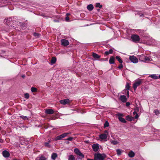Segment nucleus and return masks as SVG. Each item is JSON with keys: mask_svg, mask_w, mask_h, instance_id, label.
<instances>
[{"mask_svg": "<svg viewBox=\"0 0 160 160\" xmlns=\"http://www.w3.org/2000/svg\"><path fill=\"white\" fill-rule=\"evenodd\" d=\"M126 105L128 107L130 105V103L129 102H127L126 103Z\"/></svg>", "mask_w": 160, "mask_h": 160, "instance_id": "obj_46", "label": "nucleus"}, {"mask_svg": "<svg viewBox=\"0 0 160 160\" xmlns=\"http://www.w3.org/2000/svg\"><path fill=\"white\" fill-rule=\"evenodd\" d=\"M51 142V140H48L47 142H44V146L48 148H51V145L50 144V143Z\"/></svg>", "mask_w": 160, "mask_h": 160, "instance_id": "obj_13", "label": "nucleus"}, {"mask_svg": "<svg viewBox=\"0 0 160 160\" xmlns=\"http://www.w3.org/2000/svg\"><path fill=\"white\" fill-rule=\"evenodd\" d=\"M69 20V18L67 16L65 18V20L66 21H68Z\"/></svg>", "mask_w": 160, "mask_h": 160, "instance_id": "obj_49", "label": "nucleus"}, {"mask_svg": "<svg viewBox=\"0 0 160 160\" xmlns=\"http://www.w3.org/2000/svg\"><path fill=\"white\" fill-rule=\"evenodd\" d=\"M133 114L134 115H135V114H137V113L136 112L134 111V112H133Z\"/></svg>", "mask_w": 160, "mask_h": 160, "instance_id": "obj_51", "label": "nucleus"}, {"mask_svg": "<svg viewBox=\"0 0 160 160\" xmlns=\"http://www.w3.org/2000/svg\"><path fill=\"white\" fill-rule=\"evenodd\" d=\"M93 150L94 152L97 151L99 149V146L98 144H93L92 146Z\"/></svg>", "mask_w": 160, "mask_h": 160, "instance_id": "obj_9", "label": "nucleus"}, {"mask_svg": "<svg viewBox=\"0 0 160 160\" xmlns=\"http://www.w3.org/2000/svg\"><path fill=\"white\" fill-rule=\"evenodd\" d=\"M33 35L36 38H39L41 36V34L39 33L34 32L33 33Z\"/></svg>", "mask_w": 160, "mask_h": 160, "instance_id": "obj_28", "label": "nucleus"}, {"mask_svg": "<svg viewBox=\"0 0 160 160\" xmlns=\"http://www.w3.org/2000/svg\"><path fill=\"white\" fill-rule=\"evenodd\" d=\"M154 112L156 115H158L159 113V112L158 110H154Z\"/></svg>", "mask_w": 160, "mask_h": 160, "instance_id": "obj_41", "label": "nucleus"}, {"mask_svg": "<svg viewBox=\"0 0 160 160\" xmlns=\"http://www.w3.org/2000/svg\"><path fill=\"white\" fill-rule=\"evenodd\" d=\"M75 153L78 156L77 158L78 159H82L84 158V155L81 152L80 150L77 148H75L74 149Z\"/></svg>", "mask_w": 160, "mask_h": 160, "instance_id": "obj_1", "label": "nucleus"}, {"mask_svg": "<svg viewBox=\"0 0 160 160\" xmlns=\"http://www.w3.org/2000/svg\"><path fill=\"white\" fill-rule=\"evenodd\" d=\"M126 119L128 121H132L133 120V118L128 115L126 117Z\"/></svg>", "mask_w": 160, "mask_h": 160, "instance_id": "obj_19", "label": "nucleus"}, {"mask_svg": "<svg viewBox=\"0 0 160 160\" xmlns=\"http://www.w3.org/2000/svg\"><path fill=\"white\" fill-rule=\"evenodd\" d=\"M116 58L120 63H122L123 62L122 60L119 56H117L116 57Z\"/></svg>", "mask_w": 160, "mask_h": 160, "instance_id": "obj_24", "label": "nucleus"}, {"mask_svg": "<svg viewBox=\"0 0 160 160\" xmlns=\"http://www.w3.org/2000/svg\"><path fill=\"white\" fill-rule=\"evenodd\" d=\"M25 75H21V77L23 78H24L25 77Z\"/></svg>", "mask_w": 160, "mask_h": 160, "instance_id": "obj_54", "label": "nucleus"}, {"mask_svg": "<svg viewBox=\"0 0 160 160\" xmlns=\"http://www.w3.org/2000/svg\"><path fill=\"white\" fill-rule=\"evenodd\" d=\"M138 117H139V116L137 113L136 114H135V116L134 118L135 119H137V118H138Z\"/></svg>", "mask_w": 160, "mask_h": 160, "instance_id": "obj_48", "label": "nucleus"}, {"mask_svg": "<svg viewBox=\"0 0 160 160\" xmlns=\"http://www.w3.org/2000/svg\"><path fill=\"white\" fill-rule=\"evenodd\" d=\"M73 139V138L72 137H69L68 138H67L66 140L69 141H72Z\"/></svg>", "mask_w": 160, "mask_h": 160, "instance_id": "obj_42", "label": "nucleus"}, {"mask_svg": "<svg viewBox=\"0 0 160 160\" xmlns=\"http://www.w3.org/2000/svg\"><path fill=\"white\" fill-rule=\"evenodd\" d=\"M105 59V60H107V61L108 60V59L107 58H105V59Z\"/></svg>", "mask_w": 160, "mask_h": 160, "instance_id": "obj_59", "label": "nucleus"}, {"mask_svg": "<svg viewBox=\"0 0 160 160\" xmlns=\"http://www.w3.org/2000/svg\"><path fill=\"white\" fill-rule=\"evenodd\" d=\"M127 94L128 95V97L129 95V91H128L127 92Z\"/></svg>", "mask_w": 160, "mask_h": 160, "instance_id": "obj_53", "label": "nucleus"}, {"mask_svg": "<svg viewBox=\"0 0 160 160\" xmlns=\"http://www.w3.org/2000/svg\"><path fill=\"white\" fill-rule=\"evenodd\" d=\"M87 8L88 10L91 11L93 9L94 7L92 4H90L87 6Z\"/></svg>", "mask_w": 160, "mask_h": 160, "instance_id": "obj_15", "label": "nucleus"}, {"mask_svg": "<svg viewBox=\"0 0 160 160\" xmlns=\"http://www.w3.org/2000/svg\"><path fill=\"white\" fill-rule=\"evenodd\" d=\"M45 113L48 114H53L54 111L53 110L51 109H47L45 112Z\"/></svg>", "mask_w": 160, "mask_h": 160, "instance_id": "obj_10", "label": "nucleus"}, {"mask_svg": "<svg viewBox=\"0 0 160 160\" xmlns=\"http://www.w3.org/2000/svg\"><path fill=\"white\" fill-rule=\"evenodd\" d=\"M70 100L68 99H67L61 100L60 101V102L61 104L65 105L70 103Z\"/></svg>", "mask_w": 160, "mask_h": 160, "instance_id": "obj_7", "label": "nucleus"}, {"mask_svg": "<svg viewBox=\"0 0 160 160\" xmlns=\"http://www.w3.org/2000/svg\"><path fill=\"white\" fill-rule=\"evenodd\" d=\"M113 50L112 49H110L108 51H106L105 52V54L107 55L110 54H112L113 52Z\"/></svg>", "mask_w": 160, "mask_h": 160, "instance_id": "obj_23", "label": "nucleus"}, {"mask_svg": "<svg viewBox=\"0 0 160 160\" xmlns=\"http://www.w3.org/2000/svg\"><path fill=\"white\" fill-rule=\"evenodd\" d=\"M128 156L130 158H133L135 156V153L132 151H131L128 153Z\"/></svg>", "mask_w": 160, "mask_h": 160, "instance_id": "obj_16", "label": "nucleus"}, {"mask_svg": "<svg viewBox=\"0 0 160 160\" xmlns=\"http://www.w3.org/2000/svg\"><path fill=\"white\" fill-rule=\"evenodd\" d=\"M20 117L21 118H22L24 120L28 119V118L27 117H26V116H20Z\"/></svg>", "mask_w": 160, "mask_h": 160, "instance_id": "obj_34", "label": "nucleus"}, {"mask_svg": "<svg viewBox=\"0 0 160 160\" xmlns=\"http://www.w3.org/2000/svg\"><path fill=\"white\" fill-rule=\"evenodd\" d=\"M54 22H58V20H54Z\"/></svg>", "mask_w": 160, "mask_h": 160, "instance_id": "obj_55", "label": "nucleus"}, {"mask_svg": "<svg viewBox=\"0 0 160 160\" xmlns=\"http://www.w3.org/2000/svg\"><path fill=\"white\" fill-rule=\"evenodd\" d=\"M158 78H160V75L158 76Z\"/></svg>", "mask_w": 160, "mask_h": 160, "instance_id": "obj_60", "label": "nucleus"}, {"mask_svg": "<svg viewBox=\"0 0 160 160\" xmlns=\"http://www.w3.org/2000/svg\"><path fill=\"white\" fill-rule=\"evenodd\" d=\"M118 119L122 122L125 123L127 122V121L125 119L122 117H118Z\"/></svg>", "mask_w": 160, "mask_h": 160, "instance_id": "obj_22", "label": "nucleus"}, {"mask_svg": "<svg viewBox=\"0 0 160 160\" xmlns=\"http://www.w3.org/2000/svg\"><path fill=\"white\" fill-rule=\"evenodd\" d=\"M58 155L56 153H53L51 155V158L53 160H55L56 158L57 157Z\"/></svg>", "mask_w": 160, "mask_h": 160, "instance_id": "obj_17", "label": "nucleus"}, {"mask_svg": "<svg viewBox=\"0 0 160 160\" xmlns=\"http://www.w3.org/2000/svg\"><path fill=\"white\" fill-rule=\"evenodd\" d=\"M137 14H138V15H139L140 17H143L144 16L143 14L141 13H140L139 12H138L137 13Z\"/></svg>", "mask_w": 160, "mask_h": 160, "instance_id": "obj_43", "label": "nucleus"}, {"mask_svg": "<svg viewBox=\"0 0 160 160\" xmlns=\"http://www.w3.org/2000/svg\"><path fill=\"white\" fill-rule=\"evenodd\" d=\"M68 134V133H65L61 135V136L62 138L66 137Z\"/></svg>", "mask_w": 160, "mask_h": 160, "instance_id": "obj_38", "label": "nucleus"}, {"mask_svg": "<svg viewBox=\"0 0 160 160\" xmlns=\"http://www.w3.org/2000/svg\"><path fill=\"white\" fill-rule=\"evenodd\" d=\"M120 99L122 102H125L127 101L126 97L125 95H121Z\"/></svg>", "mask_w": 160, "mask_h": 160, "instance_id": "obj_11", "label": "nucleus"}, {"mask_svg": "<svg viewBox=\"0 0 160 160\" xmlns=\"http://www.w3.org/2000/svg\"><path fill=\"white\" fill-rule=\"evenodd\" d=\"M142 82L141 80L139 79L133 83V88L134 91L136 90L137 87L139 86L142 83Z\"/></svg>", "mask_w": 160, "mask_h": 160, "instance_id": "obj_4", "label": "nucleus"}, {"mask_svg": "<svg viewBox=\"0 0 160 160\" xmlns=\"http://www.w3.org/2000/svg\"><path fill=\"white\" fill-rule=\"evenodd\" d=\"M149 77L154 79H157L158 78V76L156 74H153L150 75Z\"/></svg>", "mask_w": 160, "mask_h": 160, "instance_id": "obj_21", "label": "nucleus"}, {"mask_svg": "<svg viewBox=\"0 0 160 160\" xmlns=\"http://www.w3.org/2000/svg\"><path fill=\"white\" fill-rule=\"evenodd\" d=\"M14 160H20V159H14Z\"/></svg>", "mask_w": 160, "mask_h": 160, "instance_id": "obj_62", "label": "nucleus"}, {"mask_svg": "<svg viewBox=\"0 0 160 160\" xmlns=\"http://www.w3.org/2000/svg\"><path fill=\"white\" fill-rule=\"evenodd\" d=\"M118 68L120 69H121L122 68H123V65L122 63H121L119 66H118Z\"/></svg>", "mask_w": 160, "mask_h": 160, "instance_id": "obj_44", "label": "nucleus"}, {"mask_svg": "<svg viewBox=\"0 0 160 160\" xmlns=\"http://www.w3.org/2000/svg\"><path fill=\"white\" fill-rule=\"evenodd\" d=\"M106 156L104 154H101L98 153L94 155L95 158H96L98 160H104V158H106Z\"/></svg>", "mask_w": 160, "mask_h": 160, "instance_id": "obj_2", "label": "nucleus"}, {"mask_svg": "<svg viewBox=\"0 0 160 160\" xmlns=\"http://www.w3.org/2000/svg\"><path fill=\"white\" fill-rule=\"evenodd\" d=\"M152 60L151 58L149 57H148L145 56V62L146 61H150Z\"/></svg>", "mask_w": 160, "mask_h": 160, "instance_id": "obj_30", "label": "nucleus"}, {"mask_svg": "<svg viewBox=\"0 0 160 160\" xmlns=\"http://www.w3.org/2000/svg\"><path fill=\"white\" fill-rule=\"evenodd\" d=\"M5 20L7 22L9 23L12 21V19L11 18H9L7 19H6Z\"/></svg>", "mask_w": 160, "mask_h": 160, "instance_id": "obj_36", "label": "nucleus"}, {"mask_svg": "<svg viewBox=\"0 0 160 160\" xmlns=\"http://www.w3.org/2000/svg\"><path fill=\"white\" fill-rule=\"evenodd\" d=\"M109 123L107 121L105 122L104 123V128H105L106 127H108L109 126Z\"/></svg>", "mask_w": 160, "mask_h": 160, "instance_id": "obj_37", "label": "nucleus"}, {"mask_svg": "<svg viewBox=\"0 0 160 160\" xmlns=\"http://www.w3.org/2000/svg\"><path fill=\"white\" fill-rule=\"evenodd\" d=\"M111 142L112 144L114 145H116L118 143V142L117 141L112 140L111 141Z\"/></svg>", "mask_w": 160, "mask_h": 160, "instance_id": "obj_33", "label": "nucleus"}, {"mask_svg": "<svg viewBox=\"0 0 160 160\" xmlns=\"http://www.w3.org/2000/svg\"><path fill=\"white\" fill-rule=\"evenodd\" d=\"M96 7L97 8L98 7L99 8H101L102 7V5H100V3L98 2L96 3Z\"/></svg>", "mask_w": 160, "mask_h": 160, "instance_id": "obj_32", "label": "nucleus"}, {"mask_svg": "<svg viewBox=\"0 0 160 160\" xmlns=\"http://www.w3.org/2000/svg\"><path fill=\"white\" fill-rule=\"evenodd\" d=\"M62 139L61 135L57 136L55 138V141H58L61 140Z\"/></svg>", "mask_w": 160, "mask_h": 160, "instance_id": "obj_35", "label": "nucleus"}, {"mask_svg": "<svg viewBox=\"0 0 160 160\" xmlns=\"http://www.w3.org/2000/svg\"><path fill=\"white\" fill-rule=\"evenodd\" d=\"M126 89L127 90H129L130 88V86L129 83L127 82L126 83L125 87Z\"/></svg>", "mask_w": 160, "mask_h": 160, "instance_id": "obj_31", "label": "nucleus"}, {"mask_svg": "<svg viewBox=\"0 0 160 160\" xmlns=\"http://www.w3.org/2000/svg\"><path fill=\"white\" fill-rule=\"evenodd\" d=\"M60 42L61 44L64 46H66L69 44V41L65 39H62Z\"/></svg>", "mask_w": 160, "mask_h": 160, "instance_id": "obj_6", "label": "nucleus"}, {"mask_svg": "<svg viewBox=\"0 0 160 160\" xmlns=\"http://www.w3.org/2000/svg\"><path fill=\"white\" fill-rule=\"evenodd\" d=\"M102 60L103 61H105L104 59H102Z\"/></svg>", "mask_w": 160, "mask_h": 160, "instance_id": "obj_61", "label": "nucleus"}, {"mask_svg": "<svg viewBox=\"0 0 160 160\" xmlns=\"http://www.w3.org/2000/svg\"><path fill=\"white\" fill-rule=\"evenodd\" d=\"M56 60L57 59L55 57H53L51 60L50 62L52 64H54L56 62Z\"/></svg>", "mask_w": 160, "mask_h": 160, "instance_id": "obj_25", "label": "nucleus"}, {"mask_svg": "<svg viewBox=\"0 0 160 160\" xmlns=\"http://www.w3.org/2000/svg\"><path fill=\"white\" fill-rule=\"evenodd\" d=\"M87 160H93V159H91L90 158H88L87 159Z\"/></svg>", "mask_w": 160, "mask_h": 160, "instance_id": "obj_56", "label": "nucleus"}, {"mask_svg": "<svg viewBox=\"0 0 160 160\" xmlns=\"http://www.w3.org/2000/svg\"><path fill=\"white\" fill-rule=\"evenodd\" d=\"M115 58L113 56L110 57L109 62L110 64H114L115 63Z\"/></svg>", "mask_w": 160, "mask_h": 160, "instance_id": "obj_12", "label": "nucleus"}, {"mask_svg": "<svg viewBox=\"0 0 160 160\" xmlns=\"http://www.w3.org/2000/svg\"><path fill=\"white\" fill-rule=\"evenodd\" d=\"M92 55L93 58L95 59H98L100 58V56L95 53H93Z\"/></svg>", "mask_w": 160, "mask_h": 160, "instance_id": "obj_18", "label": "nucleus"}, {"mask_svg": "<svg viewBox=\"0 0 160 160\" xmlns=\"http://www.w3.org/2000/svg\"><path fill=\"white\" fill-rule=\"evenodd\" d=\"M94 160H98L96 158H95V157H94Z\"/></svg>", "mask_w": 160, "mask_h": 160, "instance_id": "obj_57", "label": "nucleus"}, {"mask_svg": "<svg viewBox=\"0 0 160 160\" xmlns=\"http://www.w3.org/2000/svg\"><path fill=\"white\" fill-rule=\"evenodd\" d=\"M68 160H75V158L73 155H70L68 156Z\"/></svg>", "mask_w": 160, "mask_h": 160, "instance_id": "obj_29", "label": "nucleus"}, {"mask_svg": "<svg viewBox=\"0 0 160 160\" xmlns=\"http://www.w3.org/2000/svg\"><path fill=\"white\" fill-rule=\"evenodd\" d=\"M132 41L134 42H137L140 40V38L139 36L137 34H132L131 36Z\"/></svg>", "mask_w": 160, "mask_h": 160, "instance_id": "obj_3", "label": "nucleus"}, {"mask_svg": "<svg viewBox=\"0 0 160 160\" xmlns=\"http://www.w3.org/2000/svg\"><path fill=\"white\" fill-rule=\"evenodd\" d=\"M70 15V14L69 13H67V15Z\"/></svg>", "mask_w": 160, "mask_h": 160, "instance_id": "obj_58", "label": "nucleus"}, {"mask_svg": "<svg viewBox=\"0 0 160 160\" xmlns=\"http://www.w3.org/2000/svg\"><path fill=\"white\" fill-rule=\"evenodd\" d=\"M129 59L132 62L134 63H137L138 62V58L133 55L130 56Z\"/></svg>", "mask_w": 160, "mask_h": 160, "instance_id": "obj_5", "label": "nucleus"}, {"mask_svg": "<svg viewBox=\"0 0 160 160\" xmlns=\"http://www.w3.org/2000/svg\"><path fill=\"white\" fill-rule=\"evenodd\" d=\"M139 59L142 62H145V56L143 55H140L139 58Z\"/></svg>", "mask_w": 160, "mask_h": 160, "instance_id": "obj_20", "label": "nucleus"}, {"mask_svg": "<svg viewBox=\"0 0 160 160\" xmlns=\"http://www.w3.org/2000/svg\"><path fill=\"white\" fill-rule=\"evenodd\" d=\"M31 90L32 92H36L38 91L37 89L34 87H32L31 88Z\"/></svg>", "mask_w": 160, "mask_h": 160, "instance_id": "obj_26", "label": "nucleus"}, {"mask_svg": "<svg viewBox=\"0 0 160 160\" xmlns=\"http://www.w3.org/2000/svg\"><path fill=\"white\" fill-rule=\"evenodd\" d=\"M122 151V150H121L120 149H116L117 153V155L118 156L120 155H121Z\"/></svg>", "mask_w": 160, "mask_h": 160, "instance_id": "obj_27", "label": "nucleus"}, {"mask_svg": "<svg viewBox=\"0 0 160 160\" xmlns=\"http://www.w3.org/2000/svg\"><path fill=\"white\" fill-rule=\"evenodd\" d=\"M41 16H42L43 17H46V15L43 14H41Z\"/></svg>", "mask_w": 160, "mask_h": 160, "instance_id": "obj_50", "label": "nucleus"}, {"mask_svg": "<svg viewBox=\"0 0 160 160\" xmlns=\"http://www.w3.org/2000/svg\"><path fill=\"white\" fill-rule=\"evenodd\" d=\"M2 155L5 158H8L10 155L9 152L7 150H4L2 152Z\"/></svg>", "mask_w": 160, "mask_h": 160, "instance_id": "obj_8", "label": "nucleus"}, {"mask_svg": "<svg viewBox=\"0 0 160 160\" xmlns=\"http://www.w3.org/2000/svg\"><path fill=\"white\" fill-rule=\"evenodd\" d=\"M40 160H46V158L45 157L41 156L39 157Z\"/></svg>", "mask_w": 160, "mask_h": 160, "instance_id": "obj_40", "label": "nucleus"}, {"mask_svg": "<svg viewBox=\"0 0 160 160\" xmlns=\"http://www.w3.org/2000/svg\"><path fill=\"white\" fill-rule=\"evenodd\" d=\"M21 22H20V24H21Z\"/></svg>", "mask_w": 160, "mask_h": 160, "instance_id": "obj_63", "label": "nucleus"}, {"mask_svg": "<svg viewBox=\"0 0 160 160\" xmlns=\"http://www.w3.org/2000/svg\"><path fill=\"white\" fill-rule=\"evenodd\" d=\"M117 115L118 117H121L123 116V114L121 113H118L117 114Z\"/></svg>", "mask_w": 160, "mask_h": 160, "instance_id": "obj_45", "label": "nucleus"}, {"mask_svg": "<svg viewBox=\"0 0 160 160\" xmlns=\"http://www.w3.org/2000/svg\"><path fill=\"white\" fill-rule=\"evenodd\" d=\"M24 97L26 99H28L29 97V95L28 93H26L24 94Z\"/></svg>", "mask_w": 160, "mask_h": 160, "instance_id": "obj_39", "label": "nucleus"}, {"mask_svg": "<svg viewBox=\"0 0 160 160\" xmlns=\"http://www.w3.org/2000/svg\"><path fill=\"white\" fill-rule=\"evenodd\" d=\"M104 134H106V135H108V130H105L104 132Z\"/></svg>", "mask_w": 160, "mask_h": 160, "instance_id": "obj_47", "label": "nucleus"}, {"mask_svg": "<svg viewBox=\"0 0 160 160\" xmlns=\"http://www.w3.org/2000/svg\"><path fill=\"white\" fill-rule=\"evenodd\" d=\"M107 136L108 135L106 134L103 133L100 134L99 135V137L100 139L103 140L107 138Z\"/></svg>", "mask_w": 160, "mask_h": 160, "instance_id": "obj_14", "label": "nucleus"}, {"mask_svg": "<svg viewBox=\"0 0 160 160\" xmlns=\"http://www.w3.org/2000/svg\"><path fill=\"white\" fill-rule=\"evenodd\" d=\"M3 142V140L2 139L0 138V142L2 143Z\"/></svg>", "mask_w": 160, "mask_h": 160, "instance_id": "obj_52", "label": "nucleus"}]
</instances>
